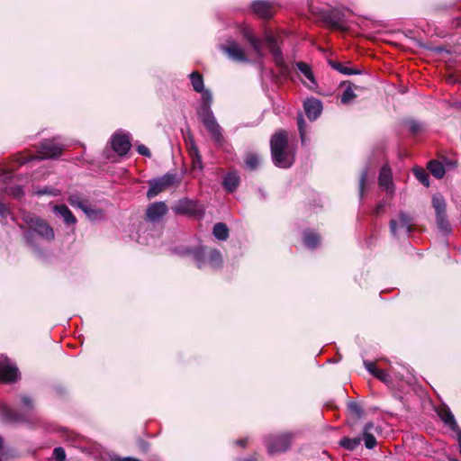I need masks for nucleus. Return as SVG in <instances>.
I'll list each match as a JSON object with an SVG mask.
<instances>
[{
    "label": "nucleus",
    "mask_w": 461,
    "mask_h": 461,
    "mask_svg": "<svg viewBox=\"0 0 461 461\" xmlns=\"http://www.w3.org/2000/svg\"><path fill=\"white\" fill-rule=\"evenodd\" d=\"M242 34L244 39H246L249 43L255 56L258 59H262L265 57L264 44L266 43L269 49L276 65L280 68L281 71H285L286 69V64L284 60L282 51L278 46V43L282 39V32H275L271 29H266L264 32V41L257 37L249 28L244 29Z\"/></svg>",
    "instance_id": "nucleus-1"
},
{
    "label": "nucleus",
    "mask_w": 461,
    "mask_h": 461,
    "mask_svg": "<svg viewBox=\"0 0 461 461\" xmlns=\"http://www.w3.org/2000/svg\"><path fill=\"white\" fill-rule=\"evenodd\" d=\"M271 153L276 166L283 168L290 167L294 161V153L288 149L287 133L280 131L275 133L270 140Z\"/></svg>",
    "instance_id": "nucleus-2"
},
{
    "label": "nucleus",
    "mask_w": 461,
    "mask_h": 461,
    "mask_svg": "<svg viewBox=\"0 0 461 461\" xmlns=\"http://www.w3.org/2000/svg\"><path fill=\"white\" fill-rule=\"evenodd\" d=\"M180 182L181 179L176 173H167L160 177L150 179L149 180V188L147 192V197L149 199L154 198L170 187L177 186Z\"/></svg>",
    "instance_id": "nucleus-3"
},
{
    "label": "nucleus",
    "mask_w": 461,
    "mask_h": 461,
    "mask_svg": "<svg viewBox=\"0 0 461 461\" xmlns=\"http://www.w3.org/2000/svg\"><path fill=\"white\" fill-rule=\"evenodd\" d=\"M23 222L42 239L50 241L54 239V230L43 219L30 212H23Z\"/></svg>",
    "instance_id": "nucleus-4"
},
{
    "label": "nucleus",
    "mask_w": 461,
    "mask_h": 461,
    "mask_svg": "<svg viewBox=\"0 0 461 461\" xmlns=\"http://www.w3.org/2000/svg\"><path fill=\"white\" fill-rule=\"evenodd\" d=\"M194 258L197 267L202 268L206 263L212 267H219L221 265L222 258L220 251L208 248H198L194 251Z\"/></svg>",
    "instance_id": "nucleus-5"
},
{
    "label": "nucleus",
    "mask_w": 461,
    "mask_h": 461,
    "mask_svg": "<svg viewBox=\"0 0 461 461\" xmlns=\"http://www.w3.org/2000/svg\"><path fill=\"white\" fill-rule=\"evenodd\" d=\"M199 116L202 120L203 124L209 131L212 139L214 141L221 143L223 140L221 134V128L216 122L215 117L213 116L210 107L205 105L202 110H200Z\"/></svg>",
    "instance_id": "nucleus-6"
},
{
    "label": "nucleus",
    "mask_w": 461,
    "mask_h": 461,
    "mask_svg": "<svg viewBox=\"0 0 461 461\" xmlns=\"http://www.w3.org/2000/svg\"><path fill=\"white\" fill-rule=\"evenodd\" d=\"M432 206L436 212L438 227L443 231H449L450 224L446 214L447 204L445 199L440 194H435L432 196Z\"/></svg>",
    "instance_id": "nucleus-7"
},
{
    "label": "nucleus",
    "mask_w": 461,
    "mask_h": 461,
    "mask_svg": "<svg viewBox=\"0 0 461 461\" xmlns=\"http://www.w3.org/2000/svg\"><path fill=\"white\" fill-rule=\"evenodd\" d=\"M412 218L405 212L399 214V220H391L390 221V230L393 236L401 233L408 235L412 230Z\"/></svg>",
    "instance_id": "nucleus-8"
},
{
    "label": "nucleus",
    "mask_w": 461,
    "mask_h": 461,
    "mask_svg": "<svg viewBox=\"0 0 461 461\" xmlns=\"http://www.w3.org/2000/svg\"><path fill=\"white\" fill-rule=\"evenodd\" d=\"M291 442L289 434H282L276 437H271L267 439V445L271 454L284 452L288 449Z\"/></svg>",
    "instance_id": "nucleus-9"
},
{
    "label": "nucleus",
    "mask_w": 461,
    "mask_h": 461,
    "mask_svg": "<svg viewBox=\"0 0 461 461\" xmlns=\"http://www.w3.org/2000/svg\"><path fill=\"white\" fill-rule=\"evenodd\" d=\"M222 50L233 60L239 62H248L249 58L244 49L234 41H229L221 47Z\"/></svg>",
    "instance_id": "nucleus-10"
},
{
    "label": "nucleus",
    "mask_w": 461,
    "mask_h": 461,
    "mask_svg": "<svg viewBox=\"0 0 461 461\" xmlns=\"http://www.w3.org/2000/svg\"><path fill=\"white\" fill-rule=\"evenodd\" d=\"M168 209L164 202L152 203L146 211L147 219L150 221H158L167 214Z\"/></svg>",
    "instance_id": "nucleus-11"
},
{
    "label": "nucleus",
    "mask_w": 461,
    "mask_h": 461,
    "mask_svg": "<svg viewBox=\"0 0 461 461\" xmlns=\"http://www.w3.org/2000/svg\"><path fill=\"white\" fill-rule=\"evenodd\" d=\"M63 148L53 140H45L41 145L40 154L42 158H51L61 154Z\"/></svg>",
    "instance_id": "nucleus-12"
},
{
    "label": "nucleus",
    "mask_w": 461,
    "mask_h": 461,
    "mask_svg": "<svg viewBox=\"0 0 461 461\" xmlns=\"http://www.w3.org/2000/svg\"><path fill=\"white\" fill-rule=\"evenodd\" d=\"M18 374V369L8 360L0 363V381L14 382L17 379Z\"/></svg>",
    "instance_id": "nucleus-13"
},
{
    "label": "nucleus",
    "mask_w": 461,
    "mask_h": 461,
    "mask_svg": "<svg viewBox=\"0 0 461 461\" xmlns=\"http://www.w3.org/2000/svg\"><path fill=\"white\" fill-rule=\"evenodd\" d=\"M112 147L119 155L126 154L131 148L129 137L127 135L115 134L112 139Z\"/></svg>",
    "instance_id": "nucleus-14"
},
{
    "label": "nucleus",
    "mask_w": 461,
    "mask_h": 461,
    "mask_svg": "<svg viewBox=\"0 0 461 461\" xmlns=\"http://www.w3.org/2000/svg\"><path fill=\"white\" fill-rule=\"evenodd\" d=\"M253 12L261 18H270L274 14V6L271 3L258 0L252 4Z\"/></svg>",
    "instance_id": "nucleus-15"
},
{
    "label": "nucleus",
    "mask_w": 461,
    "mask_h": 461,
    "mask_svg": "<svg viewBox=\"0 0 461 461\" xmlns=\"http://www.w3.org/2000/svg\"><path fill=\"white\" fill-rule=\"evenodd\" d=\"M303 107L307 117L312 121L315 120L322 110L321 103L315 98L307 99Z\"/></svg>",
    "instance_id": "nucleus-16"
},
{
    "label": "nucleus",
    "mask_w": 461,
    "mask_h": 461,
    "mask_svg": "<svg viewBox=\"0 0 461 461\" xmlns=\"http://www.w3.org/2000/svg\"><path fill=\"white\" fill-rule=\"evenodd\" d=\"M326 23L332 29L339 31H346L347 28L344 25L343 15L338 11H333L325 16Z\"/></svg>",
    "instance_id": "nucleus-17"
},
{
    "label": "nucleus",
    "mask_w": 461,
    "mask_h": 461,
    "mask_svg": "<svg viewBox=\"0 0 461 461\" xmlns=\"http://www.w3.org/2000/svg\"><path fill=\"white\" fill-rule=\"evenodd\" d=\"M379 185L384 187L387 192H393L392 171L387 166H384L381 168Z\"/></svg>",
    "instance_id": "nucleus-18"
},
{
    "label": "nucleus",
    "mask_w": 461,
    "mask_h": 461,
    "mask_svg": "<svg viewBox=\"0 0 461 461\" xmlns=\"http://www.w3.org/2000/svg\"><path fill=\"white\" fill-rule=\"evenodd\" d=\"M196 207L197 204L194 201L183 200L178 203L175 211L178 213L195 214L198 212Z\"/></svg>",
    "instance_id": "nucleus-19"
},
{
    "label": "nucleus",
    "mask_w": 461,
    "mask_h": 461,
    "mask_svg": "<svg viewBox=\"0 0 461 461\" xmlns=\"http://www.w3.org/2000/svg\"><path fill=\"white\" fill-rule=\"evenodd\" d=\"M374 424L369 422L365 425L363 429V440L366 448L372 449L376 445V439L372 433Z\"/></svg>",
    "instance_id": "nucleus-20"
},
{
    "label": "nucleus",
    "mask_w": 461,
    "mask_h": 461,
    "mask_svg": "<svg viewBox=\"0 0 461 461\" xmlns=\"http://www.w3.org/2000/svg\"><path fill=\"white\" fill-rule=\"evenodd\" d=\"M54 212L62 217L67 224H74L77 221L76 217L65 204L54 206Z\"/></svg>",
    "instance_id": "nucleus-21"
},
{
    "label": "nucleus",
    "mask_w": 461,
    "mask_h": 461,
    "mask_svg": "<svg viewBox=\"0 0 461 461\" xmlns=\"http://www.w3.org/2000/svg\"><path fill=\"white\" fill-rule=\"evenodd\" d=\"M296 66L299 71L304 76V77L310 81L309 84L305 82L304 84L309 88L313 89L316 86V82L311 68L304 62H298Z\"/></svg>",
    "instance_id": "nucleus-22"
},
{
    "label": "nucleus",
    "mask_w": 461,
    "mask_h": 461,
    "mask_svg": "<svg viewBox=\"0 0 461 461\" xmlns=\"http://www.w3.org/2000/svg\"><path fill=\"white\" fill-rule=\"evenodd\" d=\"M240 184V176L235 172L227 174L223 179L222 185L228 192H233Z\"/></svg>",
    "instance_id": "nucleus-23"
},
{
    "label": "nucleus",
    "mask_w": 461,
    "mask_h": 461,
    "mask_svg": "<svg viewBox=\"0 0 461 461\" xmlns=\"http://www.w3.org/2000/svg\"><path fill=\"white\" fill-rule=\"evenodd\" d=\"M88 219L92 221L103 219L104 216V211L96 208L95 206H92L89 203L86 204V206L82 210Z\"/></svg>",
    "instance_id": "nucleus-24"
},
{
    "label": "nucleus",
    "mask_w": 461,
    "mask_h": 461,
    "mask_svg": "<svg viewBox=\"0 0 461 461\" xmlns=\"http://www.w3.org/2000/svg\"><path fill=\"white\" fill-rule=\"evenodd\" d=\"M428 169L437 178H442L446 173L445 166L438 160H431L428 164Z\"/></svg>",
    "instance_id": "nucleus-25"
},
{
    "label": "nucleus",
    "mask_w": 461,
    "mask_h": 461,
    "mask_svg": "<svg viewBox=\"0 0 461 461\" xmlns=\"http://www.w3.org/2000/svg\"><path fill=\"white\" fill-rule=\"evenodd\" d=\"M304 245L310 249L316 248L320 243V237L312 231H305L303 233Z\"/></svg>",
    "instance_id": "nucleus-26"
},
{
    "label": "nucleus",
    "mask_w": 461,
    "mask_h": 461,
    "mask_svg": "<svg viewBox=\"0 0 461 461\" xmlns=\"http://www.w3.org/2000/svg\"><path fill=\"white\" fill-rule=\"evenodd\" d=\"M213 235L220 240H225L229 237V230L224 223H216L213 227Z\"/></svg>",
    "instance_id": "nucleus-27"
},
{
    "label": "nucleus",
    "mask_w": 461,
    "mask_h": 461,
    "mask_svg": "<svg viewBox=\"0 0 461 461\" xmlns=\"http://www.w3.org/2000/svg\"><path fill=\"white\" fill-rule=\"evenodd\" d=\"M361 443V438L356 437L353 438H343L340 439V446L348 450H354L356 449Z\"/></svg>",
    "instance_id": "nucleus-28"
},
{
    "label": "nucleus",
    "mask_w": 461,
    "mask_h": 461,
    "mask_svg": "<svg viewBox=\"0 0 461 461\" xmlns=\"http://www.w3.org/2000/svg\"><path fill=\"white\" fill-rule=\"evenodd\" d=\"M3 415L9 420L12 421H22L24 420L23 415L17 412L16 411L10 409L6 406L2 407Z\"/></svg>",
    "instance_id": "nucleus-29"
},
{
    "label": "nucleus",
    "mask_w": 461,
    "mask_h": 461,
    "mask_svg": "<svg viewBox=\"0 0 461 461\" xmlns=\"http://www.w3.org/2000/svg\"><path fill=\"white\" fill-rule=\"evenodd\" d=\"M438 416L440 419L448 425L450 428L454 429L456 427V422L451 411L448 409H442L438 411Z\"/></svg>",
    "instance_id": "nucleus-30"
},
{
    "label": "nucleus",
    "mask_w": 461,
    "mask_h": 461,
    "mask_svg": "<svg viewBox=\"0 0 461 461\" xmlns=\"http://www.w3.org/2000/svg\"><path fill=\"white\" fill-rule=\"evenodd\" d=\"M190 79L194 90L197 93H201L203 90V79L198 72H193L190 75Z\"/></svg>",
    "instance_id": "nucleus-31"
},
{
    "label": "nucleus",
    "mask_w": 461,
    "mask_h": 461,
    "mask_svg": "<svg viewBox=\"0 0 461 461\" xmlns=\"http://www.w3.org/2000/svg\"><path fill=\"white\" fill-rule=\"evenodd\" d=\"M329 64L337 71L345 74V75H353V74H358V71L350 68H348L344 66L342 63L334 61V60H329Z\"/></svg>",
    "instance_id": "nucleus-32"
},
{
    "label": "nucleus",
    "mask_w": 461,
    "mask_h": 461,
    "mask_svg": "<svg viewBox=\"0 0 461 461\" xmlns=\"http://www.w3.org/2000/svg\"><path fill=\"white\" fill-rule=\"evenodd\" d=\"M357 97L354 90L350 85H348L345 90L343 91L340 101L343 104H348L351 103Z\"/></svg>",
    "instance_id": "nucleus-33"
},
{
    "label": "nucleus",
    "mask_w": 461,
    "mask_h": 461,
    "mask_svg": "<svg viewBox=\"0 0 461 461\" xmlns=\"http://www.w3.org/2000/svg\"><path fill=\"white\" fill-rule=\"evenodd\" d=\"M246 166L249 169L254 170L259 166V158L253 153H249L245 158Z\"/></svg>",
    "instance_id": "nucleus-34"
},
{
    "label": "nucleus",
    "mask_w": 461,
    "mask_h": 461,
    "mask_svg": "<svg viewBox=\"0 0 461 461\" xmlns=\"http://www.w3.org/2000/svg\"><path fill=\"white\" fill-rule=\"evenodd\" d=\"M68 201L72 206L78 207L81 210H83V208L88 203L87 201L82 199L78 194H70Z\"/></svg>",
    "instance_id": "nucleus-35"
},
{
    "label": "nucleus",
    "mask_w": 461,
    "mask_h": 461,
    "mask_svg": "<svg viewBox=\"0 0 461 461\" xmlns=\"http://www.w3.org/2000/svg\"><path fill=\"white\" fill-rule=\"evenodd\" d=\"M414 175L421 184H423L426 186L429 185V176L423 169H421V168L414 169Z\"/></svg>",
    "instance_id": "nucleus-36"
},
{
    "label": "nucleus",
    "mask_w": 461,
    "mask_h": 461,
    "mask_svg": "<svg viewBox=\"0 0 461 461\" xmlns=\"http://www.w3.org/2000/svg\"><path fill=\"white\" fill-rule=\"evenodd\" d=\"M348 408L351 413L356 415L357 418L361 417L363 413V410L361 407L355 402H350L348 404Z\"/></svg>",
    "instance_id": "nucleus-37"
},
{
    "label": "nucleus",
    "mask_w": 461,
    "mask_h": 461,
    "mask_svg": "<svg viewBox=\"0 0 461 461\" xmlns=\"http://www.w3.org/2000/svg\"><path fill=\"white\" fill-rule=\"evenodd\" d=\"M35 193L38 195L50 194V195H52V196H57V195H59L60 194V192L58 189L50 188V187H46V188H43V189H39Z\"/></svg>",
    "instance_id": "nucleus-38"
},
{
    "label": "nucleus",
    "mask_w": 461,
    "mask_h": 461,
    "mask_svg": "<svg viewBox=\"0 0 461 461\" xmlns=\"http://www.w3.org/2000/svg\"><path fill=\"white\" fill-rule=\"evenodd\" d=\"M53 458L55 461H64L66 458L65 450L60 447H55L53 450Z\"/></svg>",
    "instance_id": "nucleus-39"
},
{
    "label": "nucleus",
    "mask_w": 461,
    "mask_h": 461,
    "mask_svg": "<svg viewBox=\"0 0 461 461\" xmlns=\"http://www.w3.org/2000/svg\"><path fill=\"white\" fill-rule=\"evenodd\" d=\"M201 94H202V99L203 101V104L202 105L200 110H202L205 105L210 107L209 105H210V104L212 102V94L208 90H204L203 89V92H201Z\"/></svg>",
    "instance_id": "nucleus-40"
},
{
    "label": "nucleus",
    "mask_w": 461,
    "mask_h": 461,
    "mask_svg": "<svg viewBox=\"0 0 461 461\" xmlns=\"http://www.w3.org/2000/svg\"><path fill=\"white\" fill-rule=\"evenodd\" d=\"M297 124H298V130L300 132L302 142L304 143V141H305V131H304L305 122H304L303 116L298 117Z\"/></svg>",
    "instance_id": "nucleus-41"
},
{
    "label": "nucleus",
    "mask_w": 461,
    "mask_h": 461,
    "mask_svg": "<svg viewBox=\"0 0 461 461\" xmlns=\"http://www.w3.org/2000/svg\"><path fill=\"white\" fill-rule=\"evenodd\" d=\"M364 366L368 370V372L371 373L373 375H375L376 374V371L379 370V368L375 366L374 362L365 360Z\"/></svg>",
    "instance_id": "nucleus-42"
},
{
    "label": "nucleus",
    "mask_w": 461,
    "mask_h": 461,
    "mask_svg": "<svg viewBox=\"0 0 461 461\" xmlns=\"http://www.w3.org/2000/svg\"><path fill=\"white\" fill-rule=\"evenodd\" d=\"M441 162L445 166V170H449V169L455 168L456 166V160H453V159H450L447 158H444Z\"/></svg>",
    "instance_id": "nucleus-43"
},
{
    "label": "nucleus",
    "mask_w": 461,
    "mask_h": 461,
    "mask_svg": "<svg viewBox=\"0 0 461 461\" xmlns=\"http://www.w3.org/2000/svg\"><path fill=\"white\" fill-rule=\"evenodd\" d=\"M375 376L384 383H388L390 381L388 374L382 369L376 371Z\"/></svg>",
    "instance_id": "nucleus-44"
},
{
    "label": "nucleus",
    "mask_w": 461,
    "mask_h": 461,
    "mask_svg": "<svg viewBox=\"0 0 461 461\" xmlns=\"http://www.w3.org/2000/svg\"><path fill=\"white\" fill-rule=\"evenodd\" d=\"M366 178H367V171L364 170L362 172V174H361L360 182H359L360 195H363L364 187H365V184H366Z\"/></svg>",
    "instance_id": "nucleus-45"
},
{
    "label": "nucleus",
    "mask_w": 461,
    "mask_h": 461,
    "mask_svg": "<svg viewBox=\"0 0 461 461\" xmlns=\"http://www.w3.org/2000/svg\"><path fill=\"white\" fill-rule=\"evenodd\" d=\"M22 403L26 410H32L33 408L32 401L30 397L24 395L22 397Z\"/></svg>",
    "instance_id": "nucleus-46"
},
{
    "label": "nucleus",
    "mask_w": 461,
    "mask_h": 461,
    "mask_svg": "<svg viewBox=\"0 0 461 461\" xmlns=\"http://www.w3.org/2000/svg\"><path fill=\"white\" fill-rule=\"evenodd\" d=\"M10 214V210L6 204L0 203V219H5Z\"/></svg>",
    "instance_id": "nucleus-47"
},
{
    "label": "nucleus",
    "mask_w": 461,
    "mask_h": 461,
    "mask_svg": "<svg viewBox=\"0 0 461 461\" xmlns=\"http://www.w3.org/2000/svg\"><path fill=\"white\" fill-rule=\"evenodd\" d=\"M138 152L140 154V155H143V156H146V157H150V151L149 149L144 146V145H140L138 147Z\"/></svg>",
    "instance_id": "nucleus-48"
},
{
    "label": "nucleus",
    "mask_w": 461,
    "mask_h": 461,
    "mask_svg": "<svg viewBox=\"0 0 461 461\" xmlns=\"http://www.w3.org/2000/svg\"><path fill=\"white\" fill-rule=\"evenodd\" d=\"M194 153H195V157L193 158V167L194 168H196V167L201 168L202 167V161H201L200 157L197 154V150H194Z\"/></svg>",
    "instance_id": "nucleus-49"
},
{
    "label": "nucleus",
    "mask_w": 461,
    "mask_h": 461,
    "mask_svg": "<svg viewBox=\"0 0 461 461\" xmlns=\"http://www.w3.org/2000/svg\"><path fill=\"white\" fill-rule=\"evenodd\" d=\"M9 194H11L14 197H19L21 194H23V190L21 187L16 186L10 190Z\"/></svg>",
    "instance_id": "nucleus-50"
},
{
    "label": "nucleus",
    "mask_w": 461,
    "mask_h": 461,
    "mask_svg": "<svg viewBox=\"0 0 461 461\" xmlns=\"http://www.w3.org/2000/svg\"><path fill=\"white\" fill-rule=\"evenodd\" d=\"M410 129L413 133H416L420 130V125L418 122H411L410 124Z\"/></svg>",
    "instance_id": "nucleus-51"
},
{
    "label": "nucleus",
    "mask_w": 461,
    "mask_h": 461,
    "mask_svg": "<svg viewBox=\"0 0 461 461\" xmlns=\"http://www.w3.org/2000/svg\"><path fill=\"white\" fill-rule=\"evenodd\" d=\"M2 448H3V438L0 437V460H5V459H6V456H5V454L4 452H2Z\"/></svg>",
    "instance_id": "nucleus-52"
},
{
    "label": "nucleus",
    "mask_w": 461,
    "mask_h": 461,
    "mask_svg": "<svg viewBox=\"0 0 461 461\" xmlns=\"http://www.w3.org/2000/svg\"><path fill=\"white\" fill-rule=\"evenodd\" d=\"M383 209H384V205H383L382 203H379V204L375 207V211H374V213H375L376 215H378V214L383 211Z\"/></svg>",
    "instance_id": "nucleus-53"
},
{
    "label": "nucleus",
    "mask_w": 461,
    "mask_h": 461,
    "mask_svg": "<svg viewBox=\"0 0 461 461\" xmlns=\"http://www.w3.org/2000/svg\"><path fill=\"white\" fill-rule=\"evenodd\" d=\"M238 445H240V447H245L246 446V443H247V440L246 439H240L236 442Z\"/></svg>",
    "instance_id": "nucleus-54"
},
{
    "label": "nucleus",
    "mask_w": 461,
    "mask_h": 461,
    "mask_svg": "<svg viewBox=\"0 0 461 461\" xmlns=\"http://www.w3.org/2000/svg\"><path fill=\"white\" fill-rule=\"evenodd\" d=\"M120 461H140L139 459L132 458V457H124L121 459Z\"/></svg>",
    "instance_id": "nucleus-55"
},
{
    "label": "nucleus",
    "mask_w": 461,
    "mask_h": 461,
    "mask_svg": "<svg viewBox=\"0 0 461 461\" xmlns=\"http://www.w3.org/2000/svg\"><path fill=\"white\" fill-rule=\"evenodd\" d=\"M452 461H458V460H456V459H453Z\"/></svg>",
    "instance_id": "nucleus-56"
}]
</instances>
